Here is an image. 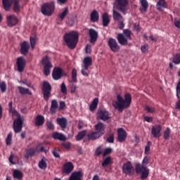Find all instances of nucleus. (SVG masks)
Segmentation results:
<instances>
[{
    "label": "nucleus",
    "mask_w": 180,
    "mask_h": 180,
    "mask_svg": "<svg viewBox=\"0 0 180 180\" xmlns=\"http://www.w3.org/2000/svg\"><path fill=\"white\" fill-rule=\"evenodd\" d=\"M22 129H23V120L20 117H18L13 122V130L15 133H20L22 131Z\"/></svg>",
    "instance_id": "nucleus-12"
},
{
    "label": "nucleus",
    "mask_w": 180,
    "mask_h": 180,
    "mask_svg": "<svg viewBox=\"0 0 180 180\" xmlns=\"http://www.w3.org/2000/svg\"><path fill=\"white\" fill-rule=\"evenodd\" d=\"M95 130L100 136H103L105 134V125L102 122H98L95 125Z\"/></svg>",
    "instance_id": "nucleus-20"
},
{
    "label": "nucleus",
    "mask_w": 180,
    "mask_h": 180,
    "mask_svg": "<svg viewBox=\"0 0 180 180\" xmlns=\"http://www.w3.org/2000/svg\"><path fill=\"white\" fill-rule=\"evenodd\" d=\"M79 38V35L78 34V32L75 31L65 33L63 36V40L66 46H68V49H70V50H74V49L77 47Z\"/></svg>",
    "instance_id": "nucleus-3"
},
{
    "label": "nucleus",
    "mask_w": 180,
    "mask_h": 180,
    "mask_svg": "<svg viewBox=\"0 0 180 180\" xmlns=\"http://www.w3.org/2000/svg\"><path fill=\"white\" fill-rule=\"evenodd\" d=\"M141 5L142 8H140V11L147 12V8H148V1H147V0H141Z\"/></svg>",
    "instance_id": "nucleus-36"
},
{
    "label": "nucleus",
    "mask_w": 180,
    "mask_h": 180,
    "mask_svg": "<svg viewBox=\"0 0 180 180\" xmlns=\"http://www.w3.org/2000/svg\"><path fill=\"white\" fill-rule=\"evenodd\" d=\"M11 141H12V135L9 134L6 139V143L7 146H11Z\"/></svg>",
    "instance_id": "nucleus-59"
},
{
    "label": "nucleus",
    "mask_w": 180,
    "mask_h": 180,
    "mask_svg": "<svg viewBox=\"0 0 180 180\" xmlns=\"http://www.w3.org/2000/svg\"><path fill=\"white\" fill-rule=\"evenodd\" d=\"M108 143H115V136L113 134H111L108 138H107Z\"/></svg>",
    "instance_id": "nucleus-57"
},
{
    "label": "nucleus",
    "mask_w": 180,
    "mask_h": 180,
    "mask_svg": "<svg viewBox=\"0 0 180 180\" xmlns=\"http://www.w3.org/2000/svg\"><path fill=\"white\" fill-rule=\"evenodd\" d=\"M37 41V39L36 35H34L33 37H30V44L32 49H34Z\"/></svg>",
    "instance_id": "nucleus-47"
},
{
    "label": "nucleus",
    "mask_w": 180,
    "mask_h": 180,
    "mask_svg": "<svg viewBox=\"0 0 180 180\" xmlns=\"http://www.w3.org/2000/svg\"><path fill=\"white\" fill-rule=\"evenodd\" d=\"M91 22H98L99 20V13L96 10H94L90 14Z\"/></svg>",
    "instance_id": "nucleus-28"
},
{
    "label": "nucleus",
    "mask_w": 180,
    "mask_h": 180,
    "mask_svg": "<svg viewBox=\"0 0 180 180\" xmlns=\"http://www.w3.org/2000/svg\"><path fill=\"white\" fill-rule=\"evenodd\" d=\"M36 150L39 151L40 153H46V150H44V147L41 146V145L37 146Z\"/></svg>",
    "instance_id": "nucleus-58"
},
{
    "label": "nucleus",
    "mask_w": 180,
    "mask_h": 180,
    "mask_svg": "<svg viewBox=\"0 0 180 180\" xmlns=\"http://www.w3.org/2000/svg\"><path fill=\"white\" fill-rule=\"evenodd\" d=\"M114 8H116L123 15H126L129 11L128 0H115Z\"/></svg>",
    "instance_id": "nucleus-6"
},
{
    "label": "nucleus",
    "mask_w": 180,
    "mask_h": 180,
    "mask_svg": "<svg viewBox=\"0 0 180 180\" xmlns=\"http://www.w3.org/2000/svg\"><path fill=\"white\" fill-rule=\"evenodd\" d=\"M52 154L55 157V158H60V154H58V149H57V148H55L52 150Z\"/></svg>",
    "instance_id": "nucleus-56"
},
{
    "label": "nucleus",
    "mask_w": 180,
    "mask_h": 180,
    "mask_svg": "<svg viewBox=\"0 0 180 180\" xmlns=\"http://www.w3.org/2000/svg\"><path fill=\"white\" fill-rule=\"evenodd\" d=\"M81 72L84 77H88L89 75V68H85V66H82Z\"/></svg>",
    "instance_id": "nucleus-44"
},
{
    "label": "nucleus",
    "mask_w": 180,
    "mask_h": 180,
    "mask_svg": "<svg viewBox=\"0 0 180 180\" xmlns=\"http://www.w3.org/2000/svg\"><path fill=\"white\" fill-rule=\"evenodd\" d=\"M112 162V158L107 157L102 162L101 165L105 168V167H108Z\"/></svg>",
    "instance_id": "nucleus-42"
},
{
    "label": "nucleus",
    "mask_w": 180,
    "mask_h": 180,
    "mask_svg": "<svg viewBox=\"0 0 180 180\" xmlns=\"http://www.w3.org/2000/svg\"><path fill=\"white\" fill-rule=\"evenodd\" d=\"M77 69L73 68L72 70V81L74 83L77 82Z\"/></svg>",
    "instance_id": "nucleus-46"
},
{
    "label": "nucleus",
    "mask_w": 180,
    "mask_h": 180,
    "mask_svg": "<svg viewBox=\"0 0 180 180\" xmlns=\"http://www.w3.org/2000/svg\"><path fill=\"white\" fill-rule=\"evenodd\" d=\"M57 124L61 127V129H67L68 122L67 121V118H57Z\"/></svg>",
    "instance_id": "nucleus-25"
},
{
    "label": "nucleus",
    "mask_w": 180,
    "mask_h": 180,
    "mask_svg": "<svg viewBox=\"0 0 180 180\" xmlns=\"http://www.w3.org/2000/svg\"><path fill=\"white\" fill-rule=\"evenodd\" d=\"M62 146L64 147V148L68 149L71 148V143L70 142L63 143Z\"/></svg>",
    "instance_id": "nucleus-60"
},
{
    "label": "nucleus",
    "mask_w": 180,
    "mask_h": 180,
    "mask_svg": "<svg viewBox=\"0 0 180 180\" xmlns=\"http://www.w3.org/2000/svg\"><path fill=\"white\" fill-rule=\"evenodd\" d=\"M118 27L120 30H122L123 27H124V23H123V20L121 21H118Z\"/></svg>",
    "instance_id": "nucleus-61"
},
{
    "label": "nucleus",
    "mask_w": 180,
    "mask_h": 180,
    "mask_svg": "<svg viewBox=\"0 0 180 180\" xmlns=\"http://www.w3.org/2000/svg\"><path fill=\"white\" fill-rule=\"evenodd\" d=\"M148 47V45L146 44V45H143L141 47V50L142 51V53H146L147 51V48Z\"/></svg>",
    "instance_id": "nucleus-63"
},
{
    "label": "nucleus",
    "mask_w": 180,
    "mask_h": 180,
    "mask_svg": "<svg viewBox=\"0 0 180 180\" xmlns=\"http://www.w3.org/2000/svg\"><path fill=\"white\" fill-rule=\"evenodd\" d=\"M60 92L63 94V95H67V86H65V83L63 82L60 86Z\"/></svg>",
    "instance_id": "nucleus-51"
},
{
    "label": "nucleus",
    "mask_w": 180,
    "mask_h": 180,
    "mask_svg": "<svg viewBox=\"0 0 180 180\" xmlns=\"http://www.w3.org/2000/svg\"><path fill=\"white\" fill-rule=\"evenodd\" d=\"M85 136H86V131H82L79 132L76 136L77 141H81Z\"/></svg>",
    "instance_id": "nucleus-40"
},
{
    "label": "nucleus",
    "mask_w": 180,
    "mask_h": 180,
    "mask_svg": "<svg viewBox=\"0 0 180 180\" xmlns=\"http://www.w3.org/2000/svg\"><path fill=\"white\" fill-rule=\"evenodd\" d=\"M117 40L121 46H127L129 40H131V31L129 29L123 30V34L119 33L117 36Z\"/></svg>",
    "instance_id": "nucleus-4"
},
{
    "label": "nucleus",
    "mask_w": 180,
    "mask_h": 180,
    "mask_svg": "<svg viewBox=\"0 0 180 180\" xmlns=\"http://www.w3.org/2000/svg\"><path fill=\"white\" fill-rule=\"evenodd\" d=\"M20 53L21 54H22L23 56H26V54H27V53H29V49H30V46L29 44H27V41H23L21 45H20Z\"/></svg>",
    "instance_id": "nucleus-21"
},
{
    "label": "nucleus",
    "mask_w": 180,
    "mask_h": 180,
    "mask_svg": "<svg viewBox=\"0 0 180 180\" xmlns=\"http://www.w3.org/2000/svg\"><path fill=\"white\" fill-rule=\"evenodd\" d=\"M12 4H13V0H3L4 10L6 11H9L11 6H12Z\"/></svg>",
    "instance_id": "nucleus-30"
},
{
    "label": "nucleus",
    "mask_w": 180,
    "mask_h": 180,
    "mask_svg": "<svg viewBox=\"0 0 180 180\" xmlns=\"http://www.w3.org/2000/svg\"><path fill=\"white\" fill-rule=\"evenodd\" d=\"M150 147H151V141H148L146 146H145V154L146 155L150 154Z\"/></svg>",
    "instance_id": "nucleus-50"
},
{
    "label": "nucleus",
    "mask_w": 180,
    "mask_h": 180,
    "mask_svg": "<svg viewBox=\"0 0 180 180\" xmlns=\"http://www.w3.org/2000/svg\"><path fill=\"white\" fill-rule=\"evenodd\" d=\"M38 167L40 169H46L47 168V163L44 160L41 159V160L39 162Z\"/></svg>",
    "instance_id": "nucleus-43"
},
{
    "label": "nucleus",
    "mask_w": 180,
    "mask_h": 180,
    "mask_svg": "<svg viewBox=\"0 0 180 180\" xmlns=\"http://www.w3.org/2000/svg\"><path fill=\"white\" fill-rule=\"evenodd\" d=\"M162 131V126L161 124H156L151 128V135L155 139H160L161 137V131Z\"/></svg>",
    "instance_id": "nucleus-11"
},
{
    "label": "nucleus",
    "mask_w": 180,
    "mask_h": 180,
    "mask_svg": "<svg viewBox=\"0 0 180 180\" xmlns=\"http://www.w3.org/2000/svg\"><path fill=\"white\" fill-rule=\"evenodd\" d=\"M144 109L147 113H154L155 112V108L149 105H146Z\"/></svg>",
    "instance_id": "nucleus-49"
},
{
    "label": "nucleus",
    "mask_w": 180,
    "mask_h": 180,
    "mask_svg": "<svg viewBox=\"0 0 180 180\" xmlns=\"http://www.w3.org/2000/svg\"><path fill=\"white\" fill-rule=\"evenodd\" d=\"M14 179L21 180L23 178V174L20 170L15 169L13 172Z\"/></svg>",
    "instance_id": "nucleus-32"
},
{
    "label": "nucleus",
    "mask_w": 180,
    "mask_h": 180,
    "mask_svg": "<svg viewBox=\"0 0 180 180\" xmlns=\"http://www.w3.org/2000/svg\"><path fill=\"white\" fill-rule=\"evenodd\" d=\"M117 101L112 103V106L119 112H123L124 109H129L131 105V94L130 93L125 94L124 98L122 95L117 94Z\"/></svg>",
    "instance_id": "nucleus-1"
},
{
    "label": "nucleus",
    "mask_w": 180,
    "mask_h": 180,
    "mask_svg": "<svg viewBox=\"0 0 180 180\" xmlns=\"http://www.w3.org/2000/svg\"><path fill=\"white\" fill-rule=\"evenodd\" d=\"M13 11L15 13L20 11V6L19 5V0H13Z\"/></svg>",
    "instance_id": "nucleus-38"
},
{
    "label": "nucleus",
    "mask_w": 180,
    "mask_h": 180,
    "mask_svg": "<svg viewBox=\"0 0 180 180\" xmlns=\"http://www.w3.org/2000/svg\"><path fill=\"white\" fill-rule=\"evenodd\" d=\"M98 117H99V119L103 122H106L110 119L109 112L106 111L105 110H100L98 112Z\"/></svg>",
    "instance_id": "nucleus-17"
},
{
    "label": "nucleus",
    "mask_w": 180,
    "mask_h": 180,
    "mask_svg": "<svg viewBox=\"0 0 180 180\" xmlns=\"http://www.w3.org/2000/svg\"><path fill=\"white\" fill-rule=\"evenodd\" d=\"M171 136V129L167 128L163 132V138L165 140H169V136Z\"/></svg>",
    "instance_id": "nucleus-41"
},
{
    "label": "nucleus",
    "mask_w": 180,
    "mask_h": 180,
    "mask_svg": "<svg viewBox=\"0 0 180 180\" xmlns=\"http://www.w3.org/2000/svg\"><path fill=\"white\" fill-rule=\"evenodd\" d=\"M95 154H96V155H97V157H99V155H101V154H102V150L101 149V147H98L96 150Z\"/></svg>",
    "instance_id": "nucleus-62"
},
{
    "label": "nucleus",
    "mask_w": 180,
    "mask_h": 180,
    "mask_svg": "<svg viewBox=\"0 0 180 180\" xmlns=\"http://www.w3.org/2000/svg\"><path fill=\"white\" fill-rule=\"evenodd\" d=\"M89 36L90 37V43L91 44H94L96 43V40H98V32L94 29L89 30Z\"/></svg>",
    "instance_id": "nucleus-16"
},
{
    "label": "nucleus",
    "mask_w": 180,
    "mask_h": 180,
    "mask_svg": "<svg viewBox=\"0 0 180 180\" xmlns=\"http://www.w3.org/2000/svg\"><path fill=\"white\" fill-rule=\"evenodd\" d=\"M82 176V172H73L69 180H81V177Z\"/></svg>",
    "instance_id": "nucleus-29"
},
{
    "label": "nucleus",
    "mask_w": 180,
    "mask_h": 180,
    "mask_svg": "<svg viewBox=\"0 0 180 180\" xmlns=\"http://www.w3.org/2000/svg\"><path fill=\"white\" fill-rule=\"evenodd\" d=\"M17 67L19 72H23L25 68L26 67V60L25 58L20 56L17 59Z\"/></svg>",
    "instance_id": "nucleus-13"
},
{
    "label": "nucleus",
    "mask_w": 180,
    "mask_h": 180,
    "mask_svg": "<svg viewBox=\"0 0 180 180\" xmlns=\"http://www.w3.org/2000/svg\"><path fill=\"white\" fill-rule=\"evenodd\" d=\"M127 138V132L123 128H119L117 129V141L120 143H123Z\"/></svg>",
    "instance_id": "nucleus-14"
},
{
    "label": "nucleus",
    "mask_w": 180,
    "mask_h": 180,
    "mask_svg": "<svg viewBox=\"0 0 180 180\" xmlns=\"http://www.w3.org/2000/svg\"><path fill=\"white\" fill-rule=\"evenodd\" d=\"M46 126L49 130H54V124H53V122L51 121L47 122Z\"/></svg>",
    "instance_id": "nucleus-55"
},
{
    "label": "nucleus",
    "mask_w": 180,
    "mask_h": 180,
    "mask_svg": "<svg viewBox=\"0 0 180 180\" xmlns=\"http://www.w3.org/2000/svg\"><path fill=\"white\" fill-rule=\"evenodd\" d=\"M68 15V7H66L64 11L58 15V18L60 20H63V19H65V16Z\"/></svg>",
    "instance_id": "nucleus-39"
},
{
    "label": "nucleus",
    "mask_w": 180,
    "mask_h": 180,
    "mask_svg": "<svg viewBox=\"0 0 180 180\" xmlns=\"http://www.w3.org/2000/svg\"><path fill=\"white\" fill-rule=\"evenodd\" d=\"M52 77L53 79H60L61 77H63V69L60 68H55L52 73Z\"/></svg>",
    "instance_id": "nucleus-19"
},
{
    "label": "nucleus",
    "mask_w": 180,
    "mask_h": 180,
    "mask_svg": "<svg viewBox=\"0 0 180 180\" xmlns=\"http://www.w3.org/2000/svg\"><path fill=\"white\" fill-rule=\"evenodd\" d=\"M18 89L19 90L20 95H32V91H29V89L19 86H18Z\"/></svg>",
    "instance_id": "nucleus-31"
},
{
    "label": "nucleus",
    "mask_w": 180,
    "mask_h": 180,
    "mask_svg": "<svg viewBox=\"0 0 180 180\" xmlns=\"http://www.w3.org/2000/svg\"><path fill=\"white\" fill-rule=\"evenodd\" d=\"M36 153V150L34 148H30L25 150V154L24 155L25 158H32V157L34 156Z\"/></svg>",
    "instance_id": "nucleus-23"
},
{
    "label": "nucleus",
    "mask_w": 180,
    "mask_h": 180,
    "mask_svg": "<svg viewBox=\"0 0 180 180\" xmlns=\"http://www.w3.org/2000/svg\"><path fill=\"white\" fill-rule=\"evenodd\" d=\"M44 124V117L41 115H37L35 118V126L38 127Z\"/></svg>",
    "instance_id": "nucleus-26"
},
{
    "label": "nucleus",
    "mask_w": 180,
    "mask_h": 180,
    "mask_svg": "<svg viewBox=\"0 0 180 180\" xmlns=\"http://www.w3.org/2000/svg\"><path fill=\"white\" fill-rule=\"evenodd\" d=\"M167 6V5L165 2V0H159L156 4V8L158 11H160L161 12H162V8H165Z\"/></svg>",
    "instance_id": "nucleus-27"
},
{
    "label": "nucleus",
    "mask_w": 180,
    "mask_h": 180,
    "mask_svg": "<svg viewBox=\"0 0 180 180\" xmlns=\"http://www.w3.org/2000/svg\"><path fill=\"white\" fill-rule=\"evenodd\" d=\"M50 57L49 56H46L41 59V64L44 65V74L46 77L50 75V70L53 68V64L50 61Z\"/></svg>",
    "instance_id": "nucleus-8"
},
{
    "label": "nucleus",
    "mask_w": 180,
    "mask_h": 180,
    "mask_svg": "<svg viewBox=\"0 0 180 180\" xmlns=\"http://www.w3.org/2000/svg\"><path fill=\"white\" fill-rule=\"evenodd\" d=\"M99 102V100L98 98H96L92 101L91 104L90 105L89 109L91 112H94L97 108H98V103Z\"/></svg>",
    "instance_id": "nucleus-37"
},
{
    "label": "nucleus",
    "mask_w": 180,
    "mask_h": 180,
    "mask_svg": "<svg viewBox=\"0 0 180 180\" xmlns=\"http://www.w3.org/2000/svg\"><path fill=\"white\" fill-rule=\"evenodd\" d=\"M56 11V4L53 1L46 2L41 6V12L44 16H51Z\"/></svg>",
    "instance_id": "nucleus-5"
},
{
    "label": "nucleus",
    "mask_w": 180,
    "mask_h": 180,
    "mask_svg": "<svg viewBox=\"0 0 180 180\" xmlns=\"http://www.w3.org/2000/svg\"><path fill=\"white\" fill-rule=\"evenodd\" d=\"M103 18V26L106 27L109 23H110V20L109 19V15L107 13H104L102 15Z\"/></svg>",
    "instance_id": "nucleus-33"
},
{
    "label": "nucleus",
    "mask_w": 180,
    "mask_h": 180,
    "mask_svg": "<svg viewBox=\"0 0 180 180\" xmlns=\"http://www.w3.org/2000/svg\"><path fill=\"white\" fill-rule=\"evenodd\" d=\"M112 151V148H106L103 153V157H106V155H109V154H110Z\"/></svg>",
    "instance_id": "nucleus-53"
},
{
    "label": "nucleus",
    "mask_w": 180,
    "mask_h": 180,
    "mask_svg": "<svg viewBox=\"0 0 180 180\" xmlns=\"http://www.w3.org/2000/svg\"><path fill=\"white\" fill-rule=\"evenodd\" d=\"M21 83L23 84L24 85H26L29 88H32V89L34 90V87L32 85V82L28 81L27 79H23L21 81Z\"/></svg>",
    "instance_id": "nucleus-48"
},
{
    "label": "nucleus",
    "mask_w": 180,
    "mask_h": 180,
    "mask_svg": "<svg viewBox=\"0 0 180 180\" xmlns=\"http://www.w3.org/2000/svg\"><path fill=\"white\" fill-rule=\"evenodd\" d=\"M101 135L99 134V133L96 131H92L90 134L86 135L88 141H91V140H96L101 137Z\"/></svg>",
    "instance_id": "nucleus-24"
},
{
    "label": "nucleus",
    "mask_w": 180,
    "mask_h": 180,
    "mask_svg": "<svg viewBox=\"0 0 180 180\" xmlns=\"http://www.w3.org/2000/svg\"><path fill=\"white\" fill-rule=\"evenodd\" d=\"M172 63L176 65L180 64V53H176L173 56Z\"/></svg>",
    "instance_id": "nucleus-45"
},
{
    "label": "nucleus",
    "mask_w": 180,
    "mask_h": 180,
    "mask_svg": "<svg viewBox=\"0 0 180 180\" xmlns=\"http://www.w3.org/2000/svg\"><path fill=\"white\" fill-rule=\"evenodd\" d=\"M51 108V110H53V109H57V108H58V103H57V100H52Z\"/></svg>",
    "instance_id": "nucleus-52"
},
{
    "label": "nucleus",
    "mask_w": 180,
    "mask_h": 180,
    "mask_svg": "<svg viewBox=\"0 0 180 180\" xmlns=\"http://www.w3.org/2000/svg\"><path fill=\"white\" fill-rule=\"evenodd\" d=\"M19 23V20L18 17L15 15H11L7 16V25L9 27H13V26H16Z\"/></svg>",
    "instance_id": "nucleus-15"
},
{
    "label": "nucleus",
    "mask_w": 180,
    "mask_h": 180,
    "mask_svg": "<svg viewBox=\"0 0 180 180\" xmlns=\"http://www.w3.org/2000/svg\"><path fill=\"white\" fill-rule=\"evenodd\" d=\"M134 168L133 167V165L131 164V162L127 161L126 163H124L122 165V172L125 175H131L133 174V170Z\"/></svg>",
    "instance_id": "nucleus-10"
},
{
    "label": "nucleus",
    "mask_w": 180,
    "mask_h": 180,
    "mask_svg": "<svg viewBox=\"0 0 180 180\" xmlns=\"http://www.w3.org/2000/svg\"><path fill=\"white\" fill-rule=\"evenodd\" d=\"M150 158L148 155L145 156L142 160V165L137 163L135 165L136 174H141V179H147L150 175V169L147 168V165L150 164Z\"/></svg>",
    "instance_id": "nucleus-2"
},
{
    "label": "nucleus",
    "mask_w": 180,
    "mask_h": 180,
    "mask_svg": "<svg viewBox=\"0 0 180 180\" xmlns=\"http://www.w3.org/2000/svg\"><path fill=\"white\" fill-rule=\"evenodd\" d=\"M72 169H74V165H72V162H68L64 164L63 169L64 174L68 175V174H71V172H72Z\"/></svg>",
    "instance_id": "nucleus-18"
},
{
    "label": "nucleus",
    "mask_w": 180,
    "mask_h": 180,
    "mask_svg": "<svg viewBox=\"0 0 180 180\" xmlns=\"http://www.w3.org/2000/svg\"><path fill=\"white\" fill-rule=\"evenodd\" d=\"M51 84L47 81H44L41 86V92L43 95V98L44 101L46 102L50 99V96H51Z\"/></svg>",
    "instance_id": "nucleus-7"
},
{
    "label": "nucleus",
    "mask_w": 180,
    "mask_h": 180,
    "mask_svg": "<svg viewBox=\"0 0 180 180\" xmlns=\"http://www.w3.org/2000/svg\"><path fill=\"white\" fill-rule=\"evenodd\" d=\"M112 16L114 20H117L118 22L123 20V16L122 15V14H120L115 10L112 11Z\"/></svg>",
    "instance_id": "nucleus-34"
},
{
    "label": "nucleus",
    "mask_w": 180,
    "mask_h": 180,
    "mask_svg": "<svg viewBox=\"0 0 180 180\" xmlns=\"http://www.w3.org/2000/svg\"><path fill=\"white\" fill-rule=\"evenodd\" d=\"M0 89L2 93L6 92V83L5 82L0 83Z\"/></svg>",
    "instance_id": "nucleus-54"
},
{
    "label": "nucleus",
    "mask_w": 180,
    "mask_h": 180,
    "mask_svg": "<svg viewBox=\"0 0 180 180\" xmlns=\"http://www.w3.org/2000/svg\"><path fill=\"white\" fill-rule=\"evenodd\" d=\"M108 45L113 53H117V51L120 50V46H119V44H117V41L114 38H110L108 39Z\"/></svg>",
    "instance_id": "nucleus-9"
},
{
    "label": "nucleus",
    "mask_w": 180,
    "mask_h": 180,
    "mask_svg": "<svg viewBox=\"0 0 180 180\" xmlns=\"http://www.w3.org/2000/svg\"><path fill=\"white\" fill-rule=\"evenodd\" d=\"M176 91L177 94H180V79H179V80L178 82V84L176 85Z\"/></svg>",
    "instance_id": "nucleus-64"
},
{
    "label": "nucleus",
    "mask_w": 180,
    "mask_h": 180,
    "mask_svg": "<svg viewBox=\"0 0 180 180\" xmlns=\"http://www.w3.org/2000/svg\"><path fill=\"white\" fill-rule=\"evenodd\" d=\"M52 137L54 140H59L60 141H65V140H67V137L59 132H53L52 134Z\"/></svg>",
    "instance_id": "nucleus-22"
},
{
    "label": "nucleus",
    "mask_w": 180,
    "mask_h": 180,
    "mask_svg": "<svg viewBox=\"0 0 180 180\" xmlns=\"http://www.w3.org/2000/svg\"><path fill=\"white\" fill-rule=\"evenodd\" d=\"M91 65H92V58L89 56L84 58V65H82V67H85V68H89Z\"/></svg>",
    "instance_id": "nucleus-35"
}]
</instances>
